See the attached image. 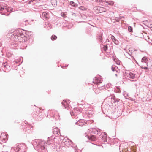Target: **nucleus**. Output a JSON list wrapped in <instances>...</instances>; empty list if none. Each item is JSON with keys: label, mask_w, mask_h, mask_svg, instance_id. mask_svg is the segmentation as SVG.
<instances>
[{"label": "nucleus", "mask_w": 152, "mask_h": 152, "mask_svg": "<svg viewBox=\"0 0 152 152\" xmlns=\"http://www.w3.org/2000/svg\"><path fill=\"white\" fill-rule=\"evenodd\" d=\"M24 31L21 29L15 30L14 31L13 35H14V41L17 42H21L27 40V38L24 34Z\"/></svg>", "instance_id": "f257e3e1"}, {"label": "nucleus", "mask_w": 152, "mask_h": 152, "mask_svg": "<svg viewBox=\"0 0 152 152\" xmlns=\"http://www.w3.org/2000/svg\"><path fill=\"white\" fill-rule=\"evenodd\" d=\"M45 142L41 140H35L33 142L34 148L39 152H47L45 146Z\"/></svg>", "instance_id": "f03ea898"}, {"label": "nucleus", "mask_w": 152, "mask_h": 152, "mask_svg": "<svg viewBox=\"0 0 152 152\" xmlns=\"http://www.w3.org/2000/svg\"><path fill=\"white\" fill-rule=\"evenodd\" d=\"M25 149L26 146L25 145L23 144H22L17 145L15 150V151L18 152H26Z\"/></svg>", "instance_id": "7ed1b4c3"}, {"label": "nucleus", "mask_w": 152, "mask_h": 152, "mask_svg": "<svg viewBox=\"0 0 152 152\" xmlns=\"http://www.w3.org/2000/svg\"><path fill=\"white\" fill-rule=\"evenodd\" d=\"M7 137L4 133H2L1 134L0 137V144L5 142L7 140Z\"/></svg>", "instance_id": "20e7f679"}, {"label": "nucleus", "mask_w": 152, "mask_h": 152, "mask_svg": "<svg viewBox=\"0 0 152 152\" xmlns=\"http://www.w3.org/2000/svg\"><path fill=\"white\" fill-rule=\"evenodd\" d=\"M2 67L5 72H8L11 69L10 66L8 64L7 62L3 63Z\"/></svg>", "instance_id": "39448f33"}, {"label": "nucleus", "mask_w": 152, "mask_h": 152, "mask_svg": "<svg viewBox=\"0 0 152 152\" xmlns=\"http://www.w3.org/2000/svg\"><path fill=\"white\" fill-rule=\"evenodd\" d=\"M62 142L64 145L67 147H69L72 143V142L68 139H64L62 141Z\"/></svg>", "instance_id": "423d86ee"}, {"label": "nucleus", "mask_w": 152, "mask_h": 152, "mask_svg": "<svg viewBox=\"0 0 152 152\" xmlns=\"http://www.w3.org/2000/svg\"><path fill=\"white\" fill-rule=\"evenodd\" d=\"M102 82V80L100 77H95L93 79L92 83L96 85H99Z\"/></svg>", "instance_id": "0eeeda50"}, {"label": "nucleus", "mask_w": 152, "mask_h": 152, "mask_svg": "<svg viewBox=\"0 0 152 152\" xmlns=\"http://www.w3.org/2000/svg\"><path fill=\"white\" fill-rule=\"evenodd\" d=\"M95 87L93 88V90L96 93H98L99 91V90L104 88L105 86H100L97 88L98 86H94Z\"/></svg>", "instance_id": "6e6552de"}, {"label": "nucleus", "mask_w": 152, "mask_h": 152, "mask_svg": "<svg viewBox=\"0 0 152 152\" xmlns=\"http://www.w3.org/2000/svg\"><path fill=\"white\" fill-rule=\"evenodd\" d=\"M62 104L65 107V109L69 110V106L68 103L66 100H63V101L61 102Z\"/></svg>", "instance_id": "1a4fd4ad"}, {"label": "nucleus", "mask_w": 152, "mask_h": 152, "mask_svg": "<svg viewBox=\"0 0 152 152\" xmlns=\"http://www.w3.org/2000/svg\"><path fill=\"white\" fill-rule=\"evenodd\" d=\"M76 124L79 126H82L86 124L85 123V121L83 120H80L76 123Z\"/></svg>", "instance_id": "9d476101"}, {"label": "nucleus", "mask_w": 152, "mask_h": 152, "mask_svg": "<svg viewBox=\"0 0 152 152\" xmlns=\"http://www.w3.org/2000/svg\"><path fill=\"white\" fill-rule=\"evenodd\" d=\"M110 35L111 38L112 39L113 41L114 42V43L116 45H118L119 43L118 41L112 35Z\"/></svg>", "instance_id": "9b49d317"}, {"label": "nucleus", "mask_w": 152, "mask_h": 152, "mask_svg": "<svg viewBox=\"0 0 152 152\" xmlns=\"http://www.w3.org/2000/svg\"><path fill=\"white\" fill-rule=\"evenodd\" d=\"M59 129L57 127H56L53 129V133L55 134H60Z\"/></svg>", "instance_id": "f8f14e48"}, {"label": "nucleus", "mask_w": 152, "mask_h": 152, "mask_svg": "<svg viewBox=\"0 0 152 152\" xmlns=\"http://www.w3.org/2000/svg\"><path fill=\"white\" fill-rule=\"evenodd\" d=\"M107 135L104 132L102 135V140L104 142L107 141Z\"/></svg>", "instance_id": "ddd939ff"}, {"label": "nucleus", "mask_w": 152, "mask_h": 152, "mask_svg": "<svg viewBox=\"0 0 152 152\" xmlns=\"http://www.w3.org/2000/svg\"><path fill=\"white\" fill-rule=\"evenodd\" d=\"M48 14L45 12H43L42 14V17L43 18L47 19L48 18Z\"/></svg>", "instance_id": "4468645a"}, {"label": "nucleus", "mask_w": 152, "mask_h": 152, "mask_svg": "<svg viewBox=\"0 0 152 152\" xmlns=\"http://www.w3.org/2000/svg\"><path fill=\"white\" fill-rule=\"evenodd\" d=\"M97 39L99 42H102V34H99L97 35Z\"/></svg>", "instance_id": "2eb2a0df"}, {"label": "nucleus", "mask_w": 152, "mask_h": 152, "mask_svg": "<svg viewBox=\"0 0 152 152\" xmlns=\"http://www.w3.org/2000/svg\"><path fill=\"white\" fill-rule=\"evenodd\" d=\"M53 115L54 117H56V118L59 119V114L56 111H55L53 112Z\"/></svg>", "instance_id": "dca6fc26"}, {"label": "nucleus", "mask_w": 152, "mask_h": 152, "mask_svg": "<svg viewBox=\"0 0 152 152\" xmlns=\"http://www.w3.org/2000/svg\"><path fill=\"white\" fill-rule=\"evenodd\" d=\"M70 4L75 7H77L78 6V5L77 4L75 3L74 2L72 1H71L70 2Z\"/></svg>", "instance_id": "f3484780"}, {"label": "nucleus", "mask_w": 152, "mask_h": 152, "mask_svg": "<svg viewBox=\"0 0 152 152\" xmlns=\"http://www.w3.org/2000/svg\"><path fill=\"white\" fill-rule=\"evenodd\" d=\"M129 77L130 78L134 79L135 77V74H134L132 73H130L129 74Z\"/></svg>", "instance_id": "a211bd4d"}, {"label": "nucleus", "mask_w": 152, "mask_h": 152, "mask_svg": "<svg viewBox=\"0 0 152 152\" xmlns=\"http://www.w3.org/2000/svg\"><path fill=\"white\" fill-rule=\"evenodd\" d=\"M89 139L93 141H95L96 140V137L92 135L91 136L89 137Z\"/></svg>", "instance_id": "6ab92c4d"}, {"label": "nucleus", "mask_w": 152, "mask_h": 152, "mask_svg": "<svg viewBox=\"0 0 152 152\" xmlns=\"http://www.w3.org/2000/svg\"><path fill=\"white\" fill-rule=\"evenodd\" d=\"M94 134H100V133L99 132H100V130L99 129H94Z\"/></svg>", "instance_id": "aec40b11"}, {"label": "nucleus", "mask_w": 152, "mask_h": 152, "mask_svg": "<svg viewBox=\"0 0 152 152\" xmlns=\"http://www.w3.org/2000/svg\"><path fill=\"white\" fill-rule=\"evenodd\" d=\"M147 60V58L145 57H143L141 61L146 63Z\"/></svg>", "instance_id": "412c9836"}, {"label": "nucleus", "mask_w": 152, "mask_h": 152, "mask_svg": "<svg viewBox=\"0 0 152 152\" xmlns=\"http://www.w3.org/2000/svg\"><path fill=\"white\" fill-rule=\"evenodd\" d=\"M57 37L55 35H53L51 37V40H54L55 39H56L57 38Z\"/></svg>", "instance_id": "4be33fe9"}, {"label": "nucleus", "mask_w": 152, "mask_h": 152, "mask_svg": "<svg viewBox=\"0 0 152 152\" xmlns=\"http://www.w3.org/2000/svg\"><path fill=\"white\" fill-rule=\"evenodd\" d=\"M107 2L111 5H113L114 4L113 2L111 1H107Z\"/></svg>", "instance_id": "5701e85b"}, {"label": "nucleus", "mask_w": 152, "mask_h": 152, "mask_svg": "<svg viewBox=\"0 0 152 152\" xmlns=\"http://www.w3.org/2000/svg\"><path fill=\"white\" fill-rule=\"evenodd\" d=\"M46 143L48 145H50L51 143L50 142V139L49 137L48 138L47 142H46Z\"/></svg>", "instance_id": "b1692460"}, {"label": "nucleus", "mask_w": 152, "mask_h": 152, "mask_svg": "<svg viewBox=\"0 0 152 152\" xmlns=\"http://www.w3.org/2000/svg\"><path fill=\"white\" fill-rule=\"evenodd\" d=\"M107 45H104L103 47L104 50L106 51L107 50Z\"/></svg>", "instance_id": "393cba45"}, {"label": "nucleus", "mask_w": 152, "mask_h": 152, "mask_svg": "<svg viewBox=\"0 0 152 152\" xmlns=\"http://www.w3.org/2000/svg\"><path fill=\"white\" fill-rule=\"evenodd\" d=\"M128 30L130 32H132V28L131 26H129L128 27Z\"/></svg>", "instance_id": "a878e982"}, {"label": "nucleus", "mask_w": 152, "mask_h": 152, "mask_svg": "<svg viewBox=\"0 0 152 152\" xmlns=\"http://www.w3.org/2000/svg\"><path fill=\"white\" fill-rule=\"evenodd\" d=\"M72 147L74 148V149H75V150H76L77 149V147L76 145H73L72 146ZM76 152V151H75Z\"/></svg>", "instance_id": "bb28decb"}, {"label": "nucleus", "mask_w": 152, "mask_h": 152, "mask_svg": "<svg viewBox=\"0 0 152 152\" xmlns=\"http://www.w3.org/2000/svg\"><path fill=\"white\" fill-rule=\"evenodd\" d=\"M6 10L7 11V12H12V8H9V9H6Z\"/></svg>", "instance_id": "cd10ccee"}, {"label": "nucleus", "mask_w": 152, "mask_h": 152, "mask_svg": "<svg viewBox=\"0 0 152 152\" xmlns=\"http://www.w3.org/2000/svg\"><path fill=\"white\" fill-rule=\"evenodd\" d=\"M5 9L4 8L2 7L1 6H0V11H3Z\"/></svg>", "instance_id": "c85d7f7f"}, {"label": "nucleus", "mask_w": 152, "mask_h": 152, "mask_svg": "<svg viewBox=\"0 0 152 152\" xmlns=\"http://www.w3.org/2000/svg\"><path fill=\"white\" fill-rule=\"evenodd\" d=\"M61 16L64 17L66 15V14L64 13H61Z\"/></svg>", "instance_id": "c756f323"}, {"label": "nucleus", "mask_w": 152, "mask_h": 152, "mask_svg": "<svg viewBox=\"0 0 152 152\" xmlns=\"http://www.w3.org/2000/svg\"><path fill=\"white\" fill-rule=\"evenodd\" d=\"M101 10L102 11V12H105V9L103 7H101Z\"/></svg>", "instance_id": "7c9ffc66"}, {"label": "nucleus", "mask_w": 152, "mask_h": 152, "mask_svg": "<svg viewBox=\"0 0 152 152\" xmlns=\"http://www.w3.org/2000/svg\"><path fill=\"white\" fill-rule=\"evenodd\" d=\"M111 69L112 71H115V68L112 66L111 68Z\"/></svg>", "instance_id": "2f4dec72"}, {"label": "nucleus", "mask_w": 152, "mask_h": 152, "mask_svg": "<svg viewBox=\"0 0 152 152\" xmlns=\"http://www.w3.org/2000/svg\"><path fill=\"white\" fill-rule=\"evenodd\" d=\"M117 89H118V92H120V89L118 87H117Z\"/></svg>", "instance_id": "473e14b6"}, {"label": "nucleus", "mask_w": 152, "mask_h": 152, "mask_svg": "<svg viewBox=\"0 0 152 152\" xmlns=\"http://www.w3.org/2000/svg\"><path fill=\"white\" fill-rule=\"evenodd\" d=\"M142 68L144 69H148L147 67H142Z\"/></svg>", "instance_id": "72a5a7b5"}, {"label": "nucleus", "mask_w": 152, "mask_h": 152, "mask_svg": "<svg viewBox=\"0 0 152 152\" xmlns=\"http://www.w3.org/2000/svg\"><path fill=\"white\" fill-rule=\"evenodd\" d=\"M31 2H33V1H32V0L30 1H29V4H31Z\"/></svg>", "instance_id": "f704fd0d"}, {"label": "nucleus", "mask_w": 152, "mask_h": 152, "mask_svg": "<svg viewBox=\"0 0 152 152\" xmlns=\"http://www.w3.org/2000/svg\"><path fill=\"white\" fill-rule=\"evenodd\" d=\"M1 13L2 14V15H5V13L4 12H1Z\"/></svg>", "instance_id": "c9c22d12"}, {"label": "nucleus", "mask_w": 152, "mask_h": 152, "mask_svg": "<svg viewBox=\"0 0 152 152\" xmlns=\"http://www.w3.org/2000/svg\"><path fill=\"white\" fill-rule=\"evenodd\" d=\"M82 7H80L79 8L80 9H81V10H82Z\"/></svg>", "instance_id": "e433bc0d"}, {"label": "nucleus", "mask_w": 152, "mask_h": 152, "mask_svg": "<svg viewBox=\"0 0 152 152\" xmlns=\"http://www.w3.org/2000/svg\"><path fill=\"white\" fill-rule=\"evenodd\" d=\"M82 7H80L79 8L80 9H81V10H82Z\"/></svg>", "instance_id": "4c0bfd02"}, {"label": "nucleus", "mask_w": 152, "mask_h": 152, "mask_svg": "<svg viewBox=\"0 0 152 152\" xmlns=\"http://www.w3.org/2000/svg\"><path fill=\"white\" fill-rule=\"evenodd\" d=\"M10 15V14H8L7 15H6V16H8V15Z\"/></svg>", "instance_id": "58836bf2"}, {"label": "nucleus", "mask_w": 152, "mask_h": 152, "mask_svg": "<svg viewBox=\"0 0 152 152\" xmlns=\"http://www.w3.org/2000/svg\"><path fill=\"white\" fill-rule=\"evenodd\" d=\"M109 84H110V83H109L108 84V86H109Z\"/></svg>", "instance_id": "ea45409f"}]
</instances>
